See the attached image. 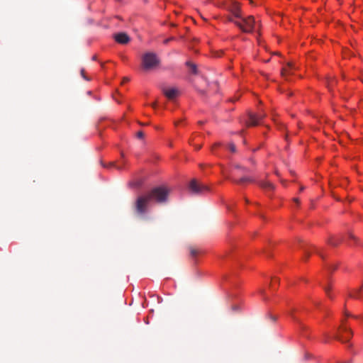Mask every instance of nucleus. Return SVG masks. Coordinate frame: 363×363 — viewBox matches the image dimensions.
<instances>
[{"instance_id": "nucleus-12", "label": "nucleus", "mask_w": 363, "mask_h": 363, "mask_svg": "<svg viewBox=\"0 0 363 363\" xmlns=\"http://www.w3.org/2000/svg\"><path fill=\"white\" fill-rule=\"evenodd\" d=\"M233 182L236 184H243L245 182H253L254 179L250 177H242L240 179L235 180L234 179Z\"/></svg>"}, {"instance_id": "nucleus-25", "label": "nucleus", "mask_w": 363, "mask_h": 363, "mask_svg": "<svg viewBox=\"0 0 363 363\" xmlns=\"http://www.w3.org/2000/svg\"><path fill=\"white\" fill-rule=\"evenodd\" d=\"M81 74H82V76L84 77V79H85L86 80H89L88 78H86V77H85V75H84V69H82L81 70Z\"/></svg>"}, {"instance_id": "nucleus-40", "label": "nucleus", "mask_w": 363, "mask_h": 363, "mask_svg": "<svg viewBox=\"0 0 363 363\" xmlns=\"http://www.w3.org/2000/svg\"><path fill=\"white\" fill-rule=\"evenodd\" d=\"M318 254H319V256H320V257H322V255H321V254H320V252H318Z\"/></svg>"}, {"instance_id": "nucleus-16", "label": "nucleus", "mask_w": 363, "mask_h": 363, "mask_svg": "<svg viewBox=\"0 0 363 363\" xmlns=\"http://www.w3.org/2000/svg\"><path fill=\"white\" fill-rule=\"evenodd\" d=\"M361 290H362V287H360L359 289H356L355 291H354L352 293H351L350 294V296L352 297V298H359V294L360 293Z\"/></svg>"}, {"instance_id": "nucleus-10", "label": "nucleus", "mask_w": 363, "mask_h": 363, "mask_svg": "<svg viewBox=\"0 0 363 363\" xmlns=\"http://www.w3.org/2000/svg\"><path fill=\"white\" fill-rule=\"evenodd\" d=\"M115 40L120 44H127L130 41L129 36L125 33H119L115 35Z\"/></svg>"}, {"instance_id": "nucleus-17", "label": "nucleus", "mask_w": 363, "mask_h": 363, "mask_svg": "<svg viewBox=\"0 0 363 363\" xmlns=\"http://www.w3.org/2000/svg\"><path fill=\"white\" fill-rule=\"evenodd\" d=\"M189 250H190V254L192 257L196 256V255L199 253V250L194 247H190Z\"/></svg>"}, {"instance_id": "nucleus-37", "label": "nucleus", "mask_w": 363, "mask_h": 363, "mask_svg": "<svg viewBox=\"0 0 363 363\" xmlns=\"http://www.w3.org/2000/svg\"><path fill=\"white\" fill-rule=\"evenodd\" d=\"M345 315H346L347 316H350V315L348 313H345Z\"/></svg>"}, {"instance_id": "nucleus-15", "label": "nucleus", "mask_w": 363, "mask_h": 363, "mask_svg": "<svg viewBox=\"0 0 363 363\" xmlns=\"http://www.w3.org/2000/svg\"><path fill=\"white\" fill-rule=\"evenodd\" d=\"M341 241V239H335L331 238L328 240V242L332 246H337Z\"/></svg>"}, {"instance_id": "nucleus-6", "label": "nucleus", "mask_w": 363, "mask_h": 363, "mask_svg": "<svg viewBox=\"0 0 363 363\" xmlns=\"http://www.w3.org/2000/svg\"><path fill=\"white\" fill-rule=\"evenodd\" d=\"M265 113L254 114L252 113H248V121H246L247 127L256 126L259 124V122L265 117Z\"/></svg>"}, {"instance_id": "nucleus-2", "label": "nucleus", "mask_w": 363, "mask_h": 363, "mask_svg": "<svg viewBox=\"0 0 363 363\" xmlns=\"http://www.w3.org/2000/svg\"><path fill=\"white\" fill-rule=\"evenodd\" d=\"M160 64V59L157 55L152 52H145L142 56V65L146 70L155 69Z\"/></svg>"}, {"instance_id": "nucleus-39", "label": "nucleus", "mask_w": 363, "mask_h": 363, "mask_svg": "<svg viewBox=\"0 0 363 363\" xmlns=\"http://www.w3.org/2000/svg\"><path fill=\"white\" fill-rule=\"evenodd\" d=\"M318 254H319V256H320V257H322V255H321V254H320V252H318Z\"/></svg>"}, {"instance_id": "nucleus-20", "label": "nucleus", "mask_w": 363, "mask_h": 363, "mask_svg": "<svg viewBox=\"0 0 363 363\" xmlns=\"http://www.w3.org/2000/svg\"><path fill=\"white\" fill-rule=\"evenodd\" d=\"M228 149L232 152H236V147H235V144H233V143H230L228 145Z\"/></svg>"}, {"instance_id": "nucleus-13", "label": "nucleus", "mask_w": 363, "mask_h": 363, "mask_svg": "<svg viewBox=\"0 0 363 363\" xmlns=\"http://www.w3.org/2000/svg\"><path fill=\"white\" fill-rule=\"evenodd\" d=\"M186 65L189 67L190 69V71L191 73L194 74H198V69H197V67L195 64H193L190 62H186Z\"/></svg>"}, {"instance_id": "nucleus-32", "label": "nucleus", "mask_w": 363, "mask_h": 363, "mask_svg": "<svg viewBox=\"0 0 363 363\" xmlns=\"http://www.w3.org/2000/svg\"><path fill=\"white\" fill-rule=\"evenodd\" d=\"M218 145H220V144H219V143H216V144H215V145H214V146L213 147V148H215L216 147H217V146H218Z\"/></svg>"}, {"instance_id": "nucleus-31", "label": "nucleus", "mask_w": 363, "mask_h": 363, "mask_svg": "<svg viewBox=\"0 0 363 363\" xmlns=\"http://www.w3.org/2000/svg\"><path fill=\"white\" fill-rule=\"evenodd\" d=\"M129 81V79L128 78H124L123 79V82H128Z\"/></svg>"}, {"instance_id": "nucleus-7", "label": "nucleus", "mask_w": 363, "mask_h": 363, "mask_svg": "<svg viewBox=\"0 0 363 363\" xmlns=\"http://www.w3.org/2000/svg\"><path fill=\"white\" fill-rule=\"evenodd\" d=\"M162 93L169 100H174L180 94L179 90L177 87H163Z\"/></svg>"}, {"instance_id": "nucleus-41", "label": "nucleus", "mask_w": 363, "mask_h": 363, "mask_svg": "<svg viewBox=\"0 0 363 363\" xmlns=\"http://www.w3.org/2000/svg\"><path fill=\"white\" fill-rule=\"evenodd\" d=\"M200 148H201V145L197 146V149H200Z\"/></svg>"}, {"instance_id": "nucleus-11", "label": "nucleus", "mask_w": 363, "mask_h": 363, "mask_svg": "<svg viewBox=\"0 0 363 363\" xmlns=\"http://www.w3.org/2000/svg\"><path fill=\"white\" fill-rule=\"evenodd\" d=\"M258 184L263 189L269 190H273L274 189V185L271 182L267 181H261L258 183Z\"/></svg>"}, {"instance_id": "nucleus-19", "label": "nucleus", "mask_w": 363, "mask_h": 363, "mask_svg": "<svg viewBox=\"0 0 363 363\" xmlns=\"http://www.w3.org/2000/svg\"><path fill=\"white\" fill-rule=\"evenodd\" d=\"M234 167H235V169H240L243 172H250L248 169H247L245 167H241L239 164H235Z\"/></svg>"}, {"instance_id": "nucleus-1", "label": "nucleus", "mask_w": 363, "mask_h": 363, "mask_svg": "<svg viewBox=\"0 0 363 363\" xmlns=\"http://www.w3.org/2000/svg\"><path fill=\"white\" fill-rule=\"evenodd\" d=\"M168 194L169 191L165 187H155L137 197L133 203V210L137 215L143 216L147 212L149 205L152 201L157 203L166 202Z\"/></svg>"}, {"instance_id": "nucleus-28", "label": "nucleus", "mask_w": 363, "mask_h": 363, "mask_svg": "<svg viewBox=\"0 0 363 363\" xmlns=\"http://www.w3.org/2000/svg\"><path fill=\"white\" fill-rule=\"evenodd\" d=\"M151 106H152V108H155L156 107V106H157L156 102H155V103H153Z\"/></svg>"}, {"instance_id": "nucleus-24", "label": "nucleus", "mask_w": 363, "mask_h": 363, "mask_svg": "<svg viewBox=\"0 0 363 363\" xmlns=\"http://www.w3.org/2000/svg\"><path fill=\"white\" fill-rule=\"evenodd\" d=\"M174 38H169L164 40V44H168L171 40H173Z\"/></svg>"}, {"instance_id": "nucleus-33", "label": "nucleus", "mask_w": 363, "mask_h": 363, "mask_svg": "<svg viewBox=\"0 0 363 363\" xmlns=\"http://www.w3.org/2000/svg\"><path fill=\"white\" fill-rule=\"evenodd\" d=\"M291 317L293 318V319L296 320V318L293 315V314H292V313H291Z\"/></svg>"}, {"instance_id": "nucleus-3", "label": "nucleus", "mask_w": 363, "mask_h": 363, "mask_svg": "<svg viewBox=\"0 0 363 363\" xmlns=\"http://www.w3.org/2000/svg\"><path fill=\"white\" fill-rule=\"evenodd\" d=\"M240 26H238L244 33H252L257 26V22L252 16H248L239 18Z\"/></svg>"}, {"instance_id": "nucleus-30", "label": "nucleus", "mask_w": 363, "mask_h": 363, "mask_svg": "<svg viewBox=\"0 0 363 363\" xmlns=\"http://www.w3.org/2000/svg\"><path fill=\"white\" fill-rule=\"evenodd\" d=\"M271 318L273 321H275L276 320V318L274 316H271Z\"/></svg>"}, {"instance_id": "nucleus-18", "label": "nucleus", "mask_w": 363, "mask_h": 363, "mask_svg": "<svg viewBox=\"0 0 363 363\" xmlns=\"http://www.w3.org/2000/svg\"><path fill=\"white\" fill-rule=\"evenodd\" d=\"M142 184H143L142 181L139 180V181L131 182L130 184V185L133 187L139 188L142 186Z\"/></svg>"}, {"instance_id": "nucleus-9", "label": "nucleus", "mask_w": 363, "mask_h": 363, "mask_svg": "<svg viewBox=\"0 0 363 363\" xmlns=\"http://www.w3.org/2000/svg\"><path fill=\"white\" fill-rule=\"evenodd\" d=\"M296 69V67L292 62H288L286 66L283 67L281 72V76L288 79V77L293 74V71Z\"/></svg>"}, {"instance_id": "nucleus-14", "label": "nucleus", "mask_w": 363, "mask_h": 363, "mask_svg": "<svg viewBox=\"0 0 363 363\" xmlns=\"http://www.w3.org/2000/svg\"><path fill=\"white\" fill-rule=\"evenodd\" d=\"M226 21L233 23L236 26H240V21L238 18H235L234 16H228L226 17Z\"/></svg>"}, {"instance_id": "nucleus-8", "label": "nucleus", "mask_w": 363, "mask_h": 363, "mask_svg": "<svg viewBox=\"0 0 363 363\" xmlns=\"http://www.w3.org/2000/svg\"><path fill=\"white\" fill-rule=\"evenodd\" d=\"M226 9L230 11L235 18H242L241 9L240 5L236 1H233L230 5L226 7Z\"/></svg>"}, {"instance_id": "nucleus-27", "label": "nucleus", "mask_w": 363, "mask_h": 363, "mask_svg": "<svg viewBox=\"0 0 363 363\" xmlns=\"http://www.w3.org/2000/svg\"><path fill=\"white\" fill-rule=\"evenodd\" d=\"M333 83H334V80H331V81L329 82L328 86H333Z\"/></svg>"}, {"instance_id": "nucleus-23", "label": "nucleus", "mask_w": 363, "mask_h": 363, "mask_svg": "<svg viewBox=\"0 0 363 363\" xmlns=\"http://www.w3.org/2000/svg\"><path fill=\"white\" fill-rule=\"evenodd\" d=\"M111 166H113V167H116L117 169H122V168H123V164H121L116 165V164H115V162H113V163H111Z\"/></svg>"}, {"instance_id": "nucleus-29", "label": "nucleus", "mask_w": 363, "mask_h": 363, "mask_svg": "<svg viewBox=\"0 0 363 363\" xmlns=\"http://www.w3.org/2000/svg\"><path fill=\"white\" fill-rule=\"evenodd\" d=\"M304 189H305L304 186H302L300 187V191H303Z\"/></svg>"}, {"instance_id": "nucleus-35", "label": "nucleus", "mask_w": 363, "mask_h": 363, "mask_svg": "<svg viewBox=\"0 0 363 363\" xmlns=\"http://www.w3.org/2000/svg\"><path fill=\"white\" fill-rule=\"evenodd\" d=\"M310 256V254L308 252H306V257H308Z\"/></svg>"}, {"instance_id": "nucleus-26", "label": "nucleus", "mask_w": 363, "mask_h": 363, "mask_svg": "<svg viewBox=\"0 0 363 363\" xmlns=\"http://www.w3.org/2000/svg\"><path fill=\"white\" fill-rule=\"evenodd\" d=\"M294 202H296L297 204H299V203H300L299 199H297V198H294Z\"/></svg>"}, {"instance_id": "nucleus-34", "label": "nucleus", "mask_w": 363, "mask_h": 363, "mask_svg": "<svg viewBox=\"0 0 363 363\" xmlns=\"http://www.w3.org/2000/svg\"><path fill=\"white\" fill-rule=\"evenodd\" d=\"M350 236L351 238L355 239L354 237L352 235H350Z\"/></svg>"}, {"instance_id": "nucleus-4", "label": "nucleus", "mask_w": 363, "mask_h": 363, "mask_svg": "<svg viewBox=\"0 0 363 363\" xmlns=\"http://www.w3.org/2000/svg\"><path fill=\"white\" fill-rule=\"evenodd\" d=\"M189 188L190 191L194 194H202L208 191L207 186L198 183L196 179H193L190 182Z\"/></svg>"}, {"instance_id": "nucleus-21", "label": "nucleus", "mask_w": 363, "mask_h": 363, "mask_svg": "<svg viewBox=\"0 0 363 363\" xmlns=\"http://www.w3.org/2000/svg\"><path fill=\"white\" fill-rule=\"evenodd\" d=\"M324 289H325V293L327 294V295L332 298V296L330 294V286H325L324 287Z\"/></svg>"}, {"instance_id": "nucleus-38", "label": "nucleus", "mask_w": 363, "mask_h": 363, "mask_svg": "<svg viewBox=\"0 0 363 363\" xmlns=\"http://www.w3.org/2000/svg\"><path fill=\"white\" fill-rule=\"evenodd\" d=\"M318 254H319V256H320V257H322V255H321V254H320V252H318Z\"/></svg>"}, {"instance_id": "nucleus-22", "label": "nucleus", "mask_w": 363, "mask_h": 363, "mask_svg": "<svg viewBox=\"0 0 363 363\" xmlns=\"http://www.w3.org/2000/svg\"><path fill=\"white\" fill-rule=\"evenodd\" d=\"M137 137H138V138H140V139L143 138H144V133H143V131H138V132L137 133Z\"/></svg>"}, {"instance_id": "nucleus-36", "label": "nucleus", "mask_w": 363, "mask_h": 363, "mask_svg": "<svg viewBox=\"0 0 363 363\" xmlns=\"http://www.w3.org/2000/svg\"><path fill=\"white\" fill-rule=\"evenodd\" d=\"M264 290H262H262H260V293H261V294H264Z\"/></svg>"}, {"instance_id": "nucleus-5", "label": "nucleus", "mask_w": 363, "mask_h": 363, "mask_svg": "<svg viewBox=\"0 0 363 363\" xmlns=\"http://www.w3.org/2000/svg\"><path fill=\"white\" fill-rule=\"evenodd\" d=\"M339 330V334L335 337V338L342 342H346L347 341H348V340L353 335L352 330L344 325L343 322Z\"/></svg>"}]
</instances>
